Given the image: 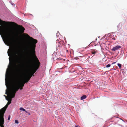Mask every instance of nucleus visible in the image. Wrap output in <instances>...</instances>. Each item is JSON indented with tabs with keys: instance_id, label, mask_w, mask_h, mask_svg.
<instances>
[{
	"instance_id": "6e6552de",
	"label": "nucleus",
	"mask_w": 127,
	"mask_h": 127,
	"mask_svg": "<svg viewBox=\"0 0 127 127\" xmlns=\"http://www.w3.org/2000/svg\"><path fill=\"white\" fill-rule=\"evenodd\" d=\"M3 96H5V97L6 99V100H7V101H9V98H7V96L6 95H4Z\"/></svg>"
},
{
	"instance_id": "9b49d317",
	"label": "nucleus",
	"mask_w": 127,
	"mask_h": 127,
	"mask_svg": "<svg viewBox=\"0 0 127 127\" xmlns=\"http://www.w3.org/2000/svg\"><path fill=\"white\" fill-rule=\"evenodd\" d=\"M110 66L111 65H110V64H108L107 65H106V67L107 68H108V67H110Z\"/></svg>"
},
{
	"instance_id": "dca6fc26",
	"label": "nucleus",
	"mask_w": 127,
	"mask_h": 127,
	"mask_svg": "<svg viewBox=\"0 0 127 127\" xmlns=\"http://www.w3.org/2000/svg\"><path fill=\"white\" fill-rule=\"evenodd\" d=\"M116 63V62H114L112 64H115Z\"/></svg>"
},
{
	"instance_id": "f03ea898",
	"label": "nucleus",
	"mask_w": 127,
	"mask_h": 127,
	"mask_svg": "<svg viewBox=\"0 0 127 127\" xmlns=\"http://www.w3.org/2000/svg\"><path fill=\"white\" fill-rule=\"evenodd\" d=\"M27 37L30 39V41L27 45V50L25 55L30 62H32L33 59L35 60V63L33 65L31 70L33 74L38 69L40 64L35 54V50L36 47V44L37 42V40L34 39L28 35L27 36Z\"/></svg>"
},
{
	"instance_id": "1a4fd4ad",
	"label": "nucleus",
	"mask_w": 127,
	"mask_h": 127,
	"mask_svg": "<svg viewBox=\"0 0 127 127\" xmlns=\"http://www.w3.org/2000/svg\"><path fill=\"white\" fill-rule=\"evenodd\" d=\"M15 123L18 124L19 123V122L17 120H15Z\"/></svg>"
},
{
	"instance_id": "a211bd4d",
	"label": "nucleus",
	"mask_w": 127,
	"mask_h": 127,
	"mask_svg": "<svg viewBox=\"0 0 127 127\" xmlns=\"http://www.w3.org/2000/svg\"><path fill=\"white\" fill-rule=\"evenodd\" d=\"M122 120V121H123V122H125L124 121H123V120Z\"/></svg>"
},
{
	"instance_id": "4468645a",
	"label": "nucleus",
	"mask_w": 127,
	"mask_h": 127,
	"mask_svg": "<svg viewBox=\"0 0 127 127\" xmlns=\"http://www.w3.org/2000/svg\"><path fill=\"white\" fill-rule=\"evenodd\" d=\"M96 53V52H93L92 53L93 54H95Z\"/></svg>"
},
{
	"instance_id": "f8f14e48",
	"label": "nucleus",
	"mask_w": 127,
	"mask_h": 127,
	"mask_svg": "<svg viewBox=\"0 0 127 127\" xmlns=\"http://www.w3.org/2000/svg\"><path fill=\"white\" fill-rule=\"evenodd\" d=\"M10 115H9L8 116V120H10Z\"/></svg>"
},
{
	"instance_id": "39448f33",
	"label": "nucleus",
	"mask_w": 127,
	"mask_h": 127,
	"mask_svg": "<svg viewBox=\"0 0 127 127\" xmlns=\"http://www.w3.org/2000/svg\"><path fill=\"white\" fill-rule=\"evenodd\" d=\"M87 96H86L85 95H84L83 96H82L81 97V100H83L85 99Z\"/></svg>"
},
{
	"instance_id": "ddd939ff",
	"label": "nucleus",
	"mask_w": 127,
	"mask_h": 127,
	"mask_svg": "<svg viewBox=\"0 0 127 127\" xmlns=\"http://www.w3.org/2000/svg\"><path fill=\"white\" fill-rule=\"evenodd\" d=\"M24 15H32L31 14H25Z\"/></svg>"
},
{
	"instance_id": "2eb2a0df",
	"label": "nucleus",
	"mask_w": 127,
	"mask_h": 127,
	"mask_svg": "<svg viewBox=\"0 0 127 127\" xmlns=\"http://www.w3.org/2000/svg\"><path fill=\"white\" fill-rule=\"evenodd\" d=\"M79 127L77 125H76L75 126V127Z\"/></svg>"
},
{
	"instance_id": "0eeeda50",
	"label": "nucleus",
	"mask_w": 127,
	"mask_h": 127,
	"mask_svg": "<svg viewBox=\"0 0 127 127\" xmlns=\"http://www.w3.org/2000/svg\"><path fill=\"white\" fill-rule=\"evenodd\" d=\"M118 66H119L120 68L121 67V64H120L118 63L117 64Z\"/></svg>"
},
{
	"instance_id": "7ed1b4c3",
	"label": "nucleus",
	"mask_w": 127,
	"mask_h": 127,
	"mask_svg": "<svg viewBox=\"0 0 127 127\" xmlns=\"http://www.w3.org/2000/svg\"><path fill=\"white\" fill-rule=\"evenodd\" d=\"M8 88L7 91V95H8L9 100L6 105L4 107L0 110V127H4L3 126L4 122V114L8 105L11 103V99L14 97L15 94L16 92L15 90L13 91V89L11 87L9 88V86L8 85ZM6 94L7 95V94Z\"/></svg>"
},
{
	"instance_id": "423d86ee",
	"label": "nucleus",
	"mask_w": 127,
	"mask_h": 127,
	"mask_svg": "<svg viewBox=\"0 0 127 127\" xmlns=\"http://www.w3.org/2000/svg\"><path fill=\"white\" fill-rule=\"evenodd\" d=\"M20 110L21 111H25V110L22 107H20Z\"/></svg>"
},
{
	"instance_id": "20e7f679",
	"label": "nucleus",
	"mask_w": 127,
	"mask_h": 127,
	"mask_svg": "<svg viewBox=\"0 0 127 127\" xmlns=\"http://www.w3.org/2000/svg\"><path fill=\"white\" fill-rule=\"evenodd\" d=\"M121 46L119 45H117L114 47L112 49V50L113 51H115L118 50L119 49L121 48Z\"/></svg>"
},
{
	"instance_id": "f3484780",
	"label": "nucleus",
	"mask_w": 127,
	"mask_h": 127,
	"mask_svg": "<svg viewBox=\"0 0 127 127\" xmlns=\"http://www.w3.org/2000/svg\"><path fill=\"white\" fill-rule=\"evenodd\" d=\"M26 113H28V112L27 111H26L25 110V111Z\"/></svg>"
},
{
	"instance_id": "f257e3e1",
	"label": "nucleus",
	"mask_w": 127,
	"mask_h": 127,
	"mask_svg": "<svg viewBox=\"0 0 127 127\" xmlns=\"http://www.w3.org/2000/svg\"><path fill=\"white\" fill-rule=\"evenodd\" d=\"M24 32H0V35L4 43L7 45L9 46L7 51L8 55L9 56V63L6 69L5 74V84L7 89L6 90L5 94H7V91L8 85L9 88L11 87L13 90L16 92L19 89L21 90L22 87H23L25 83L27 82L30 77L27 76L23 72H20L16 78H14L13 74H11V71L12 70L11 66L12 65L14 55L18 56L19 63H20L22 61L23 56L20 53V50L17 47H13L12 46V42L9 37L12 34L18 35Z\"/></svg>"
},
{
	"instance_id": "9d476101",
	"label": "nucleus",
	"mask_w": 127,
	"mask_h": 127,
	"mask_svg": "<svg viewBox=\"0 0 127 127\" xmlns=\"http://www.w3.org/2000/svg\"><path fill=\"white\" fill-rule=\"evenodd\" d=\"M9 2H10V3H11V4L13 6L14 5V6H15V5L14 4V3L12 2L11 1H10Z\"/></svg>"
}]
</instances>
